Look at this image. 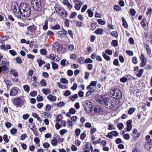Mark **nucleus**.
I'll list each match as a JSON object with an SVG mask.
<instances>
[{"label":"nucleus","mask_w":152,"mask_h":152,"mask_svg":"<svg viewBox=\"0 0 152 152\" xmlns=\"http://www.w3.org/2000/svg\"><path fill=\"white\" fill-rule=\"evenodd\" d=\"M83 104L85 108V110L87 112L88 111L89 108L90 107L91 103L90 101L86 100L85 102H84Z\"/></svg>","instance_id":"obj_7"},{"label":"nucleus","mask_w":152,"mask_h":152,"mask_svg":"<svg viewBox=\"0 0 152 152\" xmlns=\"http://www.w3.org/2000/svg\"><path fill=\"white\" fill-rule=\"evenodd\" d=\"M109 100L108 98L105 97L101 101V103L104 104L106 105V104H107L108 102H109Z\"/></svg>","instance_id":"obj_22"},{"label":"nucleus","mask_w":152,"mask_h":152,"mask_svg":"<svg viewBox=\"0 0 152 152\" xmlns=\"http://www.w3.org/2000/svg\"><path fill=\"white\" fill-rule=\"evenodd\" d=\"M40 51L42 55H45L47 53V51L45 49H41Z\"/></svg>","instance_id":"obj_59"},{"label":"nucleus","mask_w":152,"mask_h":152,"mask_svg":"<svg viewBox=\"0 0 152 152\" xmlns=\"http://www.w3.org/2000/svg\"><path fill=\"white\" fill-rule=\"evenodd\" d=\"M24 90L27 92H29L30 90V88L28 85H25L23 86Z\"/></svg>","instance_id":"obj_33"},{"label":"nucleus","mask_w":152,"mask_h":152,"mask_svg":"<svg viewBox=\"0 0 152 152\" xmlns=\"http://www.w3.org/2000/svg\"><path fill=\"white\" fill-rule=\"evenodd\" d=\"M97 83V82L96 81H91L89 85L88 86V88H89L91 86L94 87L95 88H96Z\"/></svg>","instance_id":"obj_19"},{"label":"nucleus","mask_w":152,"mask_h":152,"mask_svg":"<svg viewBox=\"0 0 152 152\" xmlns=\"http://www.w3.org/2000/svg\"><path fill=\"white\" fill-rule=\"evenodd\" d=\"M103 32V30L102 28H98L95 31V33L97 34H101Z\"/></svg>","instance_id":"obj_26"},{"label":"nucleus","mask_w":152,"mask_h":152,"mask_svg":"<svg viewBox=\"0 0 152 152\" xmlns=\"http://www.w3.org/2000/svg\"><path fill=\"white\" fill-rule=\"evenodd\" d=\"M3 139L4 141L6 142H8L9 141L7 136L6 134H4V135L3 136Z\"/></svg>","instance_id":"obj_51"},{"label":"nucleus","mask_w":152,"mask_h":152,"mask_svg":"<svg viewBox=\"0 0 152 152\" xmlns=\"http://www.w3.org/2000/svg\"><path fill=\"white\" fill-rule=\"evenodd\" d=\"M87 12L88 14V16L90 17H92L94 15L93 12H92L91 10L90 9H88L87 10Z\"/></svg>","instance_id":"obj_32"},{"label":"nucleus","mask_w":152,"mask_h":152,"mask_svg":"<svg viewBox=\"0 0 152 152\" xmlns=\"http://www.w3.org/2000/svg\"><path fill=\"white\" fill-rule=\"evenodd\" d=\"M67 123L68 124V127H72L73 126V123L72 121L69 120H67Z\"/></svg>","instance_id":"obj_50"},{"label":"nucleus","mask_w":152,"mask_h":152,"mask_svg":"<svg viewBox=\"0 0 152 152\" xmlns=\"http://www.w3.org/2000/svg\"><path fill=\"white\" fill-rule=\"evenodd\" d=\"M60 82L63 83H68V81L65 78L61 79Z\"/></svg>","instance_id":"obj_41"},{"label":"nucleus","mask_w":152,"mask_h":152,"mask_svg":"<svg viewBox=\"0 0 152 152\" xmlns=\"http://www.w3.org/2000/svg\"><path fill=\"white\" fill-rule=\"evenodd\" d=\"M76 112V110L74 108H71L69 110V112L71 114H74Z\"/></svg>","instance_id":"obj_56"},{"label":"nucleus","mask_w":152,"mask_h":152,"mask_svg":"<svg viewBox=\"0 0 152 152\" xmlns=\"http://www.w3.org/2000/svg\"><path fill=\"white\" fill-rule=\"evenodd\" d=\"M131 75H128L124 76L123 77L121 78L120 81L123 83H124L127 81V80H130L131 79L129 78Z\"/></svg>","instance_id":"obj_11"},{"label":"nucleus","mask_w":152,"mask_h":152,"mask_svg":"<svg viewBox=\"0 0 152 152\" xmlns=\"http://www.w3.org/2000/svg\"><path fill=\"white\" fill-rule=\"evenodd\" d=\"M10 72L11 74L15 77H17L18 75V73L16 70L13 69H12L10 70Z\"/></svg>","instance_id":"obj_23"},{"label":"nucleus","mask_w":152,"mask_h":152,"mask_svg":"<svg viewBox=\"0 0 152 152\" xmlns=\"http://www.w3.org/2000/svg\"><path fill=\"white\" fill-rule=\"evenodd\" d=\"M48 28V21L46 20H45V24L43 26V29L45 30H47Z\"/></svg>","instance_id":"obj_29"},{"label":"nucleus","mask_w":152,"mask_h":152,"mask_svg":"<svg viewBox=\"0 0 152 152\" xmlns=\"http://www.w3.org/2000/svg\"><path fill=\"white\" fill-rule=\"evenodd\" d=\"M65 25L67 27H68L69 26V20L68 19H65Z\"/></svg>","instance_id":"obj_60"},{"label":"nucleus","mask_w":152,"mask_h":152,"mask_svg":"<svg viewBox=\"0 0 152 152\" xmlns=\"http://www.w3.org/2000/svg\"><path fill=\"white\" fill-rule=\"evenodd\" d=\"M130 12L132 16H134L135 15L136 11L135 10L133 9H131L130 10Z\"/></svg>","instance_id":"obj_55"},{"label":"nucleus","mask_w":152,"mask_h":152,"mask_svg":"<svg viewBox=\"0 0 152 152\" xmlns=\"http://www.w3.org/2000/svg\"><path fill=\"white\" fill-rule=\"evenodd\" d=\"M142 26L143 27L146 26V24H147V22L146 19H143L140 23Z\"/></svg>","instance_id":"obj_27"},{"label":"nucleus","mask_w":152,"mask_h":152,"mask_svg":"<svg viewBox=\"0 0 152 152\" xmlns=\"http://www.w3.org/2000/svg\"><path fill=\"white\" fill-rule=\"evenodd\" d=\"M22 100L19 98H18L17 99H15L14 100L13 103L16 107H20L22 106Z\"/></svg>","instance_id":"obj_8"},{"label":"nucleus","mask_w":152,"mask_h":152,"mask_svg":"<svg viewBox=\"0 0 152 152\" xmlns=\"http://www.w3.org/2000/svg\"><path fill=\"white\" fill-rule=\"evenodd\" d=\"M47 99L51 102H54L56 100V97L55 96L50 94L47 96Z\"/></svg>","instance_id":"obj_17"},{"label":"nucleus","mask_w":152,"mask_h":152,"mask_svg":"<svg viewBox=\"0 0 152 152\" xmlns=\"http://www.w3.org/2000/svg\"><path fill=\"white\" fill-rule=\"evenodd\" d=\"M37 29V27L34 25L29 26L27 28L28 30L31 32L35 31Z\"/></svg>","instance_id":"obj_16"},{"label":"nucleus","mask_w":152,"mask_h":152,"mask_svg":"<svg viewBox=\"0 0 152 152\" xmlns=\"http://www.w3.org/2000/svg\"><path fill=\"white\" fill-rule=\"evenodd\" d=\"M10 53L12 56H14L17 54V53L15 50H11L9 51Z\"/></svg>","instance_id":"obj_58"},{"label":"nucleus","mask_w":152,"mask_h":152,"mask_svg":"<svg viewBox=\"0 0 152 152\" xmlns=\"http://www.w3.org/2000/svg\"><path fill=\"white\" fill-rule=\"evenodd\" d=\"M93 147L90 143L87 142L85 145V148H83V152H89L91 150H93Z\"/></svg>","instance_id":"obj_4"},{"label":"nucleus","mask_w":152,"mask_h":152,"mask_svg":"<svg viewBox=\"0 0 152 152\" xmlns=\"http://www.w3.org/2000/svg\"><path fill=\"white\" fill-rule=\"evenodd\" d=\"M41 85L42 86H46L47 84L44 79H42L40 82Z\"/></svg>","instance_id":"obj_37"},{"label":"nucleus","mask_w":152,"mask_h":152,"mask_svg":"<svg viewBox=\"0 0 152 152\" xmlns=\"http://www.w3.org/2000/svg\"><path fill=\"white\" fill-rule=\"evenodd\" d=\"M51 63L52 65V67L53 69H55L58 68V65L57 64L54 63L53 61L51 62Z\"/></svg>","instance_id":"obj_31"},{"label":"nucleus","mask_w":152,"mask_h":152,"mask_svg":"<svg viewBox=\"0 0 152 152\" xmlns=\"http://www.w3.org/2000/svg\"><path fill=\"white\" fill-rule=\"evenodd\" d=\"M105 53L106 54L108 55H111L113 53V52L112 50L107 49L105 50Z\"/></svg>","instance_id":"obj_42"},{"label":"nucleus","mask_w":152,"mask_h":152,"mask_svg":"<svg viewBox=\"0 0 152 152\" xmlns=\"http://www.w3.org/2000/svg\"><path fill=\"white\" fill-rule=\"evenodd\" d=\"M82 5L81 4H75V9L77 10H79Z\"/></svg>","instance_id":"obj_40"},{"label":"nucleus","mask_w":152,"mask_h":152,"mask_svg":"<svg viewBox=\"0 0 152 152\" xmlns=\"http://www.w3.org/2000/svg\"><path fill=\"white\" fill-rule=\"evenodd\" d=\"M31 5L33 9L36 11H39L42 9L41 0L34 1L31 2Z\"/></svg>","instance_id":"obj_3"},{"label":"nucleus","mask_w":152,"mask_h":152,"mask_svg":"<svg viewBox=\"0 0 152 152\" xmlns=\"http://www.w3.org/2000/svg\"><path fill=\"white\" fill-rule=\"evenodd\" d=\"M42 114L43 115V116L45 118H50L51 117V115L45 112Z\"/></svg>","instance_id":"obj_28"},{"label":"nucleus","mask_w":152,"mask_h":152,"mask_svg":"<svg viewBox=\"0 0 152 152\" xmlns=\"http://www.w3.org/2000/svg\"><path fill=\"white\" fill-rule=\"evenodd\" d=\"M72 68H73L74 69H77L78 68L79 66L78 64H72L71 65Z\"/></svg>","instance_id":"obj_52"},{"label":"nucleus","mask_w":152,"mask_h":152,"mask_svg":"<svg viewBox=\"0 0 152 152\" xmlns=\"http://www.w3.org/2000/svg\"><path fill=\"white\" fill-rule=\"evenodd\" d=\"M97 22L99 24L101 25H104L106 23L104 21L100 19H98L97 20Z\"/></svg>","instance_id":"obj_43"},{"label":"nucleus","mask_w":152,"mask_h":152,"mask_svg":"<svg viewBox=\"0 0 152 152\" xmlns=\"http://www.w3.org/2000/svg\"><path fill=\"white\" fill-rule=\"evenodd\" d=\"M16 61L18 64H21L22 63L21 59L19 57H17L16 58Z\"/></svg>","instance_id":"obj_53"},{"label":"nucleus","mask_w":152,"mask_h":152,"mask_svg":"<svg viewBox=\"0 0 152 152\" xmlns=\"http://www.w3.org/2000/svg\"><path fill=\"white\" fill-rule=\"evenodd\" d=\"M17 94V90L15 88H13L11 89L10 94V96H13L16 95Z\"/></svg>","instance_id":"obj_15"},{"label":"nucleus","mask_w":152,"mask_h":152,"mask_svg":"<svg viewBox=\"0 0 152 152\" xmlns=\"http://www.w3.org/2000/svg\"><path fill=\"white\" fill-rule=\"evenodd\" d=\"M20 8L23 12V16L25 17H29L31 14V10L30 6L26 3L21 4Z\"/></svg>","instance_id":"obj_1"},{"label":"nucleus","mask_w":152,"mask_h":152,"mask_svg":"<svg viewBox=\"0 0 152 152\" xmlns=\"http://www.w3.org/2000/svg\"><path fill=\"white\" fill-rule=\"evenodd\" d=\"M37 62L38 63L39 66V67H41L43 64H45V62L42 60L41 59H39L37 60Z\"/></svg>","instance_id":"obj_25"},{"label":"nucleus","mask_w":152,"mask_h":152,"mask_svg":"<svg viewBox=\"0 0 152 152\" xmlns=\"http://www.w3.org/2000/svg\"><path fill=\"white\" fill-rule=\"evenodd\" d=\"M60 64L61 66L64 67L66 66H68L70 65L69 61H67L66 59H65L61 60L60 61Z\"/></svg>","instance_id":"obj_12"},{"label":"nucleus","mask_w":152,"mask_h":152,"mask_svg":"<svg viewBox=\"0 0 152 152\" xmlns=\"http://www.w3.org/2000/svg\"><path fill=\"white\" fill-rule=\"evenodd\" d=\"M21 10L19 8L18 10L17 9H14V12L15 16L18 18H20L21 17V15L23 16V12L21 11Z\"/></svg>","instance_id":"obj_6"},{"label":"nucleus","mask_w":152,"mask_h":152,"mask_svg":"<svg viewBox=\"0 0 152 152\" xmlns=\"http://www.w3.org/2000/svg\"><path fill=\"white\" fill-rule=\"evenodd\" d=\"M114 131H113L111 132H109L106 136L109 138H113L112 136H114Z\"/></svg>","instance_id":"obj_34"},{"label":"nucleus","mask_w":152,"mask_h":152,"mask_svg":"<svg viewBox=\"0 0 152 152\" xmlns=\"http://www.w3.org/2000/svg\"><path fill=\"white\" fill-rule=\"evenodd\" d=\"M51 143L53 146H56L57 145V141L55 139H53L51 141Z\"/></svg>","instance_id":"obj_38"},{"label":"nucleus","mask_w":152,"mask_h":152,"mask_svg":"<svg viewBox=\"0 0 152 152\" xmlns=\"http://www.w3.org/2000/svg\"><path fill=\"white\" fill-rule=\"evenodd\" d=\"M135 111V108H132L129 109L128 111L129 114L131 115Z\"/></svg>","instance_id":"obj_44"},{"label":"nucleus","mask_w":152,"mask_h":152,"mask_svg":"<svg viewBox=\"0 0 152 152\" xmlns=\"http://www.w3.org/2000/svg\"><path fill=\"white\" fill-rule=\"evenodd\" d=\"M115 99L117 100L116 101L115 100V104L117 105L115 108L117 109H118L119 106L120 101L119 100L122 97V94L120 90L115 89Z\"/></svg>","instance_id":"obj_2"},{"label":"nucleus","mask_w":152,"mask_h":152,"mask_svg":"<svg viewBox=\"0 0 152 152\" xmlns=\"http://www.w3.org/2000/svg\"><path fill=\"white\" fill-rule=\"evenodd\" d=\"M62 118V116L61 115H58L56 118V122H59Z\"/></svg>","instance_id":"obj_30"},{"label":"nucleus","mask_w":152,"mask_h":152,"mask_svg":"<svg viewBox=\"0 0 152 152\" xmlns=\"http://www.w3.org/2000/svg\"><path fill=\"white\" fill-rule=\"evenodd\" d=\"M117 127L119 130H121L124 128V126L122 123H120L117 124Z\"/></svg>","instance_id":"obj_35"},{"label":"nucleus","mask_w":152,"mask_h":152,"mask_svg":"<svg viewBox=\"0 0 152 152\" xmlns=\"http://www.w3.org/2000/svg\"><path fill=\"white\" fill-rule=\"evenodd\" d=\"M127 127L126 129H125L126 132H129L132 129V121L131 120H128L127 122Z\"/></svg>","instance_id":"obj_10"},{"label":"nucleus","mask_w":152,"mask_h":152,"mask_svg":"<svg viewBox=\"0 0 152 152\" xmlns=\"http://www.w3.org/2000/svg\"><path fill=\"white\" fill-rule=\"evenodd\" d=\"M75 132L76 135L77 136H78L80 134L81 132V130L79 129H77L75 130Z\"/></svg>","instance_id":"obj_54"},{"label":"nucleus","mask_w":152,"mask_h":152,"mask_svg":"<svg viewBox=\"0 0 152 152\" xmlns=\"http://www.w3.org/2000/svg\"><path fill=\"white\" fill-rule=\"evenodd\" d=\"M49 58L50 60H54L55 57L54 54H51L49 55Z\"/></svg>","instance_id":"obj_63"},{"label":"nucleus","mask_w":152,"mask_h":152,"mask_svg":"<svg viewBox=\"0 0 152 152\" xmlns=\"http://www.w3.org/2000/svg\"><path fill=\"white\" fill-rule=\"evenodd\" d=\"M93 62V60L89 58L86 59L85 60V63L86 64L92 63Z\"/></svg>","instance_id":"obj_57"},{"label":"nucleus","mask_w":152,"mask_h":152,"mask_svg":"<svg viewBox=\"0 0 152 152\" xmlns=\"http://www.w3.org/2000/svg\"><path fill=\"white\" fill-rule=\"evenodd\" d=\"M60 26L58 24H56L54 26H52L51 28L52 29L57 30L60 28Z\"/></svg>","instance_id":"obj_45"},{"label":"nucleus","mask_w":152,"mask_h":152,"mask_svg":"<svg viewBox=\"0 0 152 152\" xmlns=\"http://www.w3.org/2000/svg\"><path fill=\"white\" fill-rule=\"evenodd\" d=\"M58 34L60 35H62V34L66 35L67 34V33L66 31L65 30L63 29L62 31H59L58 32Z\"/></svg>","instance_id":"obj_47"},{"label":"nucleus","mask_w":152,"mask_h":152,"mask_svg":"<svg viewBox=\"0 0 152 152\" xmlns=\"http://www.w3.org/2000/svg\"><path fill=\"white\" fill-rule=\"evenodd\" d=\"M70 58L71 59L74 60L77 58V56L74 54H72L70 56Z\"/></svg>","instance_id":"obj_64"},{"label":"nucleus","mask_w":152,"mask_h":152,"mask_svg":"<svg viewBox=\"0 0 152 152\" xmlns=\"http://www.w3.org/2000/svg\"><path fill=\"white\" fill-rule=\"evenodd\" d=\"M9 65L7 63H6V65H2V66H0V73L2 72H6L7 70V67Z\"/></svg>","instance_id":"obj_13"},{"label":"nucleus","mask_w":152,"mask_h":152,"mask_svg":"<svg viewBox=\"0 0 152 152\" xmlns=\"http://www.w3.org/2000/svg\"><path fill=\"white\" fill-rule=\"evenodd\" d=\"M71 92L69 90L66 91L64 94V95L65 96H68L71 95Z\"/></svg>","instance_id":"obj_48"},{"label":"nucleus","mask_w":152,"mask_h":152,"mask_svg":"<svg viewBox=\"0 0 152 152\" xmlns=\"http://www.w3.org/2000/svg\"><path fill=\"white\" fill-rule=\"evenodd\" d=\"M37 100L38 102H41L42 101L43 99V97L40 96V95H38L37 97Z\"/></svg>","instance_id":"obj_46"},{"label":"nucleus","mask_w":152,"mask_h":152,"mask_svg":"<svg viewBox=\"0 0 152 152\" xmlns=\"http://www.w3.org/2000/svg\"><path fill=\"white\" fill-rule=\"evenodd\" d=\"M140 58L141 61V63L140 64V66L141 67H144L147 62V60L146 58L144 57V54L143 53H141L140 57Z\"/></svg>","instance_id":"obj_5"},{"label":"nucleus","mask_w":152,"mask_h":152,"mask_svg":"<svg viewBox=\"0 0 152 152\" xmlns=\"http://www.w3.org/2000/svg\"><path fill=\"white\" fill-rule=\"evenodd\" d=\"M132 61L133 63L134 64H136L137 62V58L136 57H133L132 58Z\"/></svg>","instance_id":"obj_62"},{"label":"nucleus","mask_w":152,"mask_h":152,"mask_svg":"<svg viewBox=\"0 0 152 152\" xmlns=\"http://www.w3.org/2000/svg\"><path fill=\"white\" fill-rule=\"evenodd\" d=\"M84 59L85 58L84 57H81L77 59V61L80 64H83L85 63Z\"/></svg>","instance_id":"obj_21"},{"label":"nucleus","mask_w":152,"mask_h":152,"mask_svg":"<svg viewBox=\"0 0 152 152\" xmlns=\"http://www.w3.org/2000/svg\"><path fill=\"white\" fill-rule=\"evenodd\" d=\"M58 15L61 16H63V18H64L67 17L68 13L66 10L63 8L60 10V12H59Z\"/></svg>","instance_id":"obj_9"},{"label":"nucleus","mask_w":152,"mask_h":152,"mask_svg":"<svg viewBox=\"0 0 152 152\" xmlns=\"http://www.w3.org/2000/svg\"><path fill=\"white\" fill-rule=\"evenodd\" d=\"M42 91L43 93L46 95L48 94H50L51 92L50 89L49 88H43L42 89Z\"/></svg>","instance_id":"obj_20"},{"label":"nucleus","mask_w":152,"mask_h":152,"mask_svg":"<svg viewBox=\"0 0 152 152\" xmlns=\"http://www.w3.org/2000/svg\"><path fill=\"white\" fill-rule=\"evenodd\" d=\"M93 108L94 109V111L96 112H100L102 110L101 108L99 106H95Z\"/></svg>","instance_id":"obj_24"},{"label":"nucleus","mask_w":152,"mask_h":152,"mask_svg":"<svg viewBox=\"0 0 152 152\" xmlns=\"http://www.w3.org/2000/svg\"><path fill=\"white\" fill-rule=\"evenodd\" d=\"M67 131L66 129H64L61 130L59 131V133L61 135L64 134L67 132Z\"/></svg>","instance_id":"obj_49"},{"label":"nucleus","mask_w":152,"mask_h":152,"mask_svg":"<svg viewBox=\"0 0 152 152\" xmlns=\"http://www.w3.org/2000/svg\"><path fill=\"white\" fill-rule=\"evenodd\" d=\"M102 54L104 58L106 60L108 61H109L110 59V57L107 56L105 53H103Z\"/></svg>","instance_id":"obj_36"},{"label":"nucleus","mask_w":152,"mask_h":152,"mask_svg":"<svg viewBox=\"0 0 152 152\" xmlns=\"http://www.w3.org/2000/svg\"><path fill=\"white\" fill-rule=\"evenodd\" d=\"M143 72V70L142 69H140L138 73L137 74V76L138 77H141Z\"/></svg>","instance_id":"obj_39"},{"label":"nucleus","mask_w":152,"mask_h":152,"mask_svg":"<svg viewBox=\"0 0 152 152\" xmlns=\"http://www.w3.org/2000/svg\"><path fill=\"white\" fill-rule=\"evenodd\" d=\"M106 106L107 108L111 109L113 107V103L111 101H109V102H108Z\"/></svg>","instance_id":"obj_18"},{"label":"nucleus","mask_w":152,"mask_h":152,"mask_svg":"<svg viewBox=\"0 0 152 152\" xmlns=\"http://www.w3.org/2000/svg\"><path fill=\"white\" fill-rule=\"evenodd\" d=\"M152 145V142L150 141L146 142L145 145V149L147 151L149 150L151 148Z\"/></svg>","instance_id":"obj_14"},{"label":"nucleus","mask_w":152,"mask_h":152,"mask_svg":"<svg viewBox=\"0 0 152 152\" xmlns=\"http://www.w3.org/2000/svg\"><path fill=\"white\" fill-rule=\"evenodd\" d=\"M130 137L129 135L128 134H126L124 135V138L126 140H129Z\"/></svg>","instance_id":"obj_61"}]
</instances>
